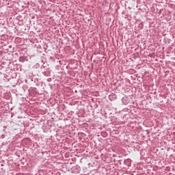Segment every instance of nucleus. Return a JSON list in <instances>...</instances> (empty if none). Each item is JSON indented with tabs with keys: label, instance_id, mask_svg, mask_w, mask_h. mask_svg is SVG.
<instances>
[{
	"label": "nucleus",
	"instance_id": "obj_1",
	"mask_svg": "<svg viewBox=\"0 0 175 175\" xmlns=\"http://www.w3.org/2000/svg\"><path fill=\"white\" fill-rule=\"evenodd\" d=\"M71 170L72 173H79V172H80V167L79 165H75L71 168Z\"/></svg>",
	"mask_w": 175,
	"mask_h": 175
},
{
	"label": "nucleus",
	"instance_id": "obj_2",
	"mask_svg": "<svg viewBox=\"0 0 175 175\" xmlns=\"http://www.w3.org/2000/svg\"><path fill=\"white\" fill-rule=\"evenodd\" d=\"M109 100H111V102H113V100H116V99H117V95L114 93L109 95Z\"/></svg>",
	"mask_w": 175,
	"mask_h": 175
},
{
	"label": "nucleus",
	"instance_id": "obj_3",
	"mask_svg": "<svg viewBox=\"0 0 175 175\" xmlns=\"http://www.w3.org/2000/svg\"><path fill=\"white\" fill-rule=\"evenodd\" d=\"M122 102L123 105H128V102H126V97H123L122 98Z\"/></svg>",
	"mask_w": 175,
	"mask_h": 175
},
{
	"label": "nucleus",
	"instance_id": "obj_4",
	"mask_svg": "<svg viewBox=\"0 0 175 175\" xmlns=\"http://www.w3.org/2000/svg\"><path fill=\"white\" fill-rule=\"evenodd\" d=\"M125 163H127L128 166H131V159H128L124 161Z\"/></svg>",
	"mask_w": 175,
	"mask_h": 175
}]
</instances>
